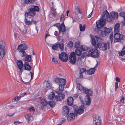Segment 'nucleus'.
I'll list each match as a JSON object with an SVG mask.
<instances>
[{
    "mask_svg": "<svg viewBox=\"0 0 125 125\" xmlns=\"http://www.w3.org/2000/svg\"><path fill=\"white\" fill-rule=\"evenodd\" d=\"M111 31V30L106 27H103L102 30H101L99 31L101 33L100 35L103 37H105L108 35Z\"/></svg>",
    "mask_w": 125,
    "mask_h": 125,
    "instance_id": "10",
    "label": "nucleus"
},
{
    "mask_svg": "<svg viewBox=\"0 0 125 125\" xmlns=\"http://www.w3.org/2000/svg\"><path fill=\"white\" fill-rule=\"evenodd\" d=\"M86 69L84 68H82L81 69L79 72V73H83L84 72L86 71Z\"/></svg>",
    "mask_w": 125,
    "mask_h": 125,
    "instance_id": "46",
    "label": "nucleus"
},
{
    "mask_svg": "<svg viewBox=\"0 0 125 125\" xmlns=\"http://www.w3.org/2000/svg\"><path fill=\"white\" fill-rule=\"evenodd\" d=\"M84 92L87 94L85 97V102L86 104L87 105H89L91 102V99L90 96L93 95V91L91 89L86 88L84 89Z\"/></svg>",
    "mask_w": 125,
    "mask_h": 125,
    "instance_id": "4",
    "label": "nucleus"
},
{
    "mask_svg": "<svg viewBox=\"0 0 125 125\" xmlns=\"http://www.w3.org/2000/svg\"><path fill=\"white\" fill-rule=\"evenodd\" d=\"M114 37L115 39L114 42H120L121 39H123V36L122 34H121L119 32H114Z\"/></svg>",
    "mask_w": 125,
    "mask_h": 125,
    "instance_id": "11",
    "label": "nucleus"
},
{
    "mask_svg": "<svg viewBox=\"0 0 125 125\" xmlns=\"http://www.w3.org/2000/svg\"><path fill=\"white\" fill-rule=\"evenodd\" d=\"M63 86L62 85H59L58 88L55 90V92L58 94L55 96V99L57 101H61L65 97V95L64 94H62L64 89Z\"/></svg>",
    "mask_w": 125,
    "mask_h": 125,
    "instance_id": "3",
    "label": "nucleus"
},
{
    "mask_svg": "<svg viewBox=\"0 0 125 125\" xmlns=\"http://www.w3.org/2000/svg\"><path fill=\"white\" fill-rule=\"evenodd\" d=\"M31 57V55H26V56L23 59V60L24 61H26L28 62H32L31 61L32 58Z\"/></svg>",
    "mask_w": 125,
    "mask_h": 125,
    "instance_id": "19",
    "label": "nucleus"
},
{
    "mask_svg": "<svg viewBox=\"0 0 125 125\" xmlns=\"http://www.w3.org/2000/svg\"><path fill=\"white\" fill-rule=\"evenodd\" d=\"M68 44L69 47H72L73 46V43L72 41H70L68 42Z\"/></svg>",
    "mask_w": 125,
    "mask_h": 125,
    "instance_id": "43",
    "label": "nucleus"
},
{
    "mask_svg": "<svg viewBox=\"0 0 125 125\" xmlns=\"http://www.w3.org/2000/svg\"><path fill=\"white\" fill-rule=\"evenodd\" d=\"M73 99L72 97H70L68 98L67 103L69 106H72L73 104Z\"/></svg>",
    "mask_w": 125,
    "mask_h": 125,
    "instance_id": "20",
    "label": "nucleus"
},
{
    "mask_svg": "<svg viewBox=\"0 0 125 125\" xmlns=\"http://www.w3.org/2000/svg\"><path fill=\"white\" fill-rule=\"evenodd\" d=\"M75 10L77 12L80 14H81L82 12L80 11V9L78 7H77L75 9Z\"/></svg>",
    "mask_w": 125,
    "mask_h": 125,
    "instance_id": "50",
    "label": "nucleus"
},
{
    "mask_svg": "<svg viewBox=\"0 0 125 125\" xmlns=\"http://www.w3.org/2000/svg\"><path fill=\"white\" fill-rule=\"evenodd\" d=\"M59 46L61 51H63L64 49V46L63 43H58V47Z\"/></svg>",
    "mask_w": 125,
    "mask_h": 125,
    "instance_id": "37",
    "label": "nucleus"
},
{
    "mask_svg": "<svg viewBox=\"0 0 125 125\" xmlns=\"http://www.w3.org/2000/svg\"><path fill=\"white\" fill-rule=\"evenodd\" d=\"M34 71L32 69V72H30V73L31 75V79L32 80L33 78V75H34Z\"/></svg>",
    "mask_w": 125,
    "mask_h": 125,
    "instance_id": "51",
    "label": "nucleus"
},
{
    "mask_svg": "<svg viewBox=\"0 0 125 125\" xmlns=\"http://www.w3.org/2000/svg\"><path fill=\"white\" fill-rule=\"evenodd\" d=\"M80 48L81 49V50L83 51H86L87 49V47L85 45H82Z\"/></svg>",
    "mask_w": 125,
    "mask_h": 125,
    "instance_id": "36",
    "label": "nucleus"
},
{
    "mask_svg": "<svg viewBox=\"0 0 125 125\" xmlns=\"http://www.w3.org/2000/svg\"><path fill=\"white\" fill-rule=\"evenodd\" d=\"M119 54L120 56H123L125 54V46H124L121 52L119 53Z\"/></svg>",
    "mask_w": 125,
    "mask_h": 125,
    "instance_id": "31",
    "label": "nucleus"
},
{
    "mask_svg": "<svg viewBox=\"0 0 125 125\" xmlns=\"http://www.w3.org/2000/svg\"><path fill=\"white\" fill-rule=\"evenodd\" d=\"M58 47V43L53 45L52 46V49L53 50H56L57 49Z\"/></svg>",
    "mask_w": 125,
    "mask_h": 125,
    "instance_id": "40",
    "label": "nucleus"
},
{
    "mask_svg": "<svg viewBox=\"0 0 125 125\" xmlns=\"http://www.w3.org/2000/svg\"><path fill=\"white\" fill-rule=\"evenodd\" d=\"M115 80L116 81L118 82H119L120 81V79L118 77H117L116 78Z\"/></svg>",
    "mask_w": 125,
    "mask_h": 125,
    "instance_id": "62",
    "label": "nucleus"
},
{
    "mask_svg": "<svg viewBox=\"0 0 125 125\" xmlns=\"http://www.w3.org/2000/svg\"><path fill=\"white\" fill-rule=\"evenodd\" d=\"M77 59L76 54L74 52H72L70 54L69 57V61L72 64H75L76 62Z\"/></svg>",
    "mask_w": 125,
    "mask_h": 125,
    "instance_id": "8",
    "label": "nucleus"
},
{
    "mask_svg": "<svg viewBox=\"0 0 125 125\" xmlns=\"http://www.w3.org/2000/svg\"><path fill=\"white\" fill-rule=\"evenodd\" d=\"M35 1L36 0H25L24 3L25 5H27L28 4H33Z\"/></svg>",
    "mask_w": 125,
    "mask_h": 125,
    "instance_id": "24",
    "label": "nucleus"
},
{
    "mask_svg": "<svg viewBox=\"0 0 125 125\" xmlns=\"http://www.w3.org/2000/svg\"><path fill=\"white\" fill-rule=\"evenodd\" d=\"M99 116H94L93 117V119L94 120L93 121V123H94V122L96 121V120H97V117H98Z\"/></svg>",
    "mask_w": 125,
    "mask_h": 125,
    "instance_id": "54",
    "label": "nucleus"
},
{
    "mask_svg": "<svg viewBox=\"0 0 125 125\" xmlns=\"http://www.w3.org/2000/svg\"><path fill=\"white\" fill-rule=\"evenodd\" d=\"M64 21H62V23L60 25V26L65 28V26L64 24Z\"/></svg>",
    "mask_w": 125,
    "mask_h": 125,
    "instance_id": "57",
    "label": "nucleus"
},
{
    "mask_svg": "<svg viewBox=\"0 0 125 125\" xmlns=\"http://www.w3.org/2000/svg\"><path fill=\"white\" fill-rule=\"evenodd\" d=\"M16 63L18 69L20 70L21 73L23 72L22 69L24 66L22 61L21 60H18L16 62Z\"/></svg>",
    "mask_w": 125,
    "mask_h": 125,
    "instance_id": "15",
    "label": "nucleus"
},
{
    "mask_svg": "<svg viewBox=\"0 0 125 125\" xmlns=\"http://www.w3.org/2000/svg\"><path fill=\"white\" fill-rule=\"evenodd\" d=\"M54 26L56 27L58 29L59 27H60V24L59 23H57L56 24H54Z\"/></svg>",
    "mask_w": 125,
    "mask_h": 125,
    "instance_id": "60",
    "label": "nucleus"
},
{
    "mask_svg": "<svg viewBox=\"0 0 125 125\" xmlns=\"http://www.w3.org/2000/svg\"><path fill=\"white\" fill-rule=\"evenodd\" d=\"M96 47L95 49H90L88 52V56H91L94 58H98L99 55V52Z\"/></svg>",
    "mask_w": 125,
    "mask_h": 125,
    "instance_id": "7",
    "label": "nucleus"
},
{
    "mask_svg": "<svg viewBox=\"0 0 125 125\" xmlns=\"http://www.w3.org/2000/svg\"><path fill=\"white\" fill-rule=\"evenodd\" d=\"M21 96H19L15 97L13 99V101H18L21 98Z\"/></svg>",
    "mask_w": 125,
    "mask_h": 125,
    "instance_id": "38",
    "label": "nucleus"
},
{
    "mask_svg": "<svg viewBox=\"0 0 125 125\" xmlns=\"http://www.w3.org/2000/svg\"><path fill=\"white\" fill-rule=\"evenodd\" d=\"M125 98L123 96H122L120 99V102H121L123 104L124 103V101Z\"/></svg>",
    "mask_w": 125,
    "mask_h": 125,
    "instance_id": "48",
    "label": "nucleus"
},
{
    "mask_svg": "<svg viewBox=\"0 0 125 125\" xmlns=\"http://www.w3.org/2000/svg\"><path fill=\"white\" fill-rule=\"evenodd\" d=\"M113 34L111 33L110 34V39L109 40V41H108L107 42V44L108 45V49L110 48L112 43L113 42Z\"/></svg>",
    "mask_w": 125,
    "mask_h": 125,
    "instance_id": "18",
    "label": "nucleus"
},
{
    "mask_svg": "<svg viewBox=\"0 0 125 125\" xmlns=\"http://www.w3.org/2000/svg\"><path fill=\"white\" fill-rule=\"evenodd\" d=\"M55 97V94L53 92H51L50 93L48 96V98L50 100L52 99Z\"/></svg>",
    "mask_w": 125,
    "mask_h": 125,
    "instance_id": "28",
    "label": "nucleus"
},
{
    "mask_svg": "<svg viewBox=\"0 0 125 125\" xmlns=\"http://www.w3.org/2000/svg\"><path fill=\"white\" fill-rule=\"evenodd\" d=\"M96 66H95L94 68H92L88 70L87 71V73L89 75H91L94 73L95 70Z\"/></svg>",
    "mask_w": 125,
    "mask_h": 125,
    "instance_id": "21",
    "label": "nucleus"
},
{
    "mask_svg": "<svg viewBox=\"0 0 125 125\" xmlns=\"http://www.w3.org/2000/svg\"><path fill=\"white\" fill-rule=\"evenodd\" d=\"M63 114L65 116L67 115L69 112V109L66 106H65L63 107Z\"/></svg>",
    "mask_w": 125,
    "mask_h": 125,
    "instance_id": "17",
    "label": "nucleus"
},
{
    "mask_svg": "<svg viewBox=\"0 0 125 125\" xmlns=\"http://www.w3.org/2000/svg\"><path fill=\"white\" fill-rule=\"evenodd\" d=\"M48 104L52 108L54 107L55 105V103L54 101H49L48 102Z\"/></svg>",
    "mask_w": 125,
    "mask_h": 125,
    "instance_id": "30",
    "label": "nucleus"
},
{
    "mask_svg": "<svg viewBox=\"0 0 125 125\" xmlns=\"http://www.w3.org/2000/svg\"><path fill=\"white\" fill-rule=\"evenodd\" d=\"M5 43L3 41H0V59L2 60L4 57L6 52Z\"/></svg>",
    "mask_w": 125,
    "mask_h": 125,
    "instance_id": "6",
    "label": "nucleus"
},
{
    "mask_svg": "<svg viewBox=\"0 0 125 125\" xmlns=\"http://www.w3.org/2000/svg\"><path fill=\"white\" fill-rule=\"evenodd\" d=\"M78 95L77 94H76L74 95V97L75 98H76L78 97Z\"/></svg>",
    "mask_w": 125,
    "mask_h": 125,
    "instance_id": "64",
    "label": "nucleus"
},
{
    "mask_svg": "<svg viewBox=\"0 0 125 125\" xmlns=\"http://www.w3.org/2000/svg\"><path fill=\"white\" fill-rule=\"evenodd\" d=\"M75 115L74 113H70L68 116L67 118L68 120H71L75 118Z\"/></svg>",
    "mask_w": 125,
    "mask_h": 125,
    "instance_id": "23",
    "label": "nucleus"
},
{
    "mask_svg": "<svg viewBox=\"0 0 125 125\" xmlns=\"http://www.w3.org/2000/svg\"><path fill=\"white\" fill-rule=\"evenodd\" d=\"M90 36L91 39V43L92 45L93 46H95L96 44V42L95 39L92 35L90 34Z\"/></svg>",
    "mask_w": 125,
    "mask_h": 125,
    "instance_id": "25",
    "label": "nucleus"
},
{
    "mask_svg": "<svg viewBox=\"0 0 125 125\" xmlns=\"http://www.w3.org/2000/svg\"><path fill=\"white\" fill-rule=\"evenodd\" d=\"M60 84L63 85V86H65V85L66 80L65 79H60Z\"/></svg>",
    "mask_w": 125,
    "mask_h": 125,
    "instance_id": "33",
    "label": "nucleus"
},
{
    "mask_svg": "<svg viewBox=\"0 0 125 125\" xmlns=\"http://www.w3.org/2000/svg\"><path fill=\"white\" fill-rule=\"evenodd\" d=\"M76 85L78 88L79 90L81 91H84L86 87L82 86L79 83H77Z\"/></svg>",
    "mask_w": 125,
    "mask_h": 125,
    "instance_id": "26",
    "label": "nucleus"
},
{
    "mask_svg": "<svg viewBox=\"0 0 125 125\" xmlns=\"http://www.w3.org/2000/svg\"><path fill=\"white\" fill-rule=\"evenodd\" d=\"M60 20L61 21H64L65 20L64 16L63 14H62L61 16Z\"/></svg>",
    "mask_w": 125,
    "mask_h": 125,
    "instance_id": "45",
    "label": "nucleus"
},
{
    "mask_svg": "<svg viewBox=\"0 0 125 125\" xmlns=\"http://www.w3.org/2000/svg\"><path fill=\"white\" fill-rule=\"evenodd\" d=\"M55 82L57 83H60V79L58 78H56L55 79Z\"/></svg>",
    "mask_w": 125,
    "mask_h": 125,
    "instance_id": "52",
    "label": "nucleus"
},
{
    "mask_svg": "<svg viewBox=\"0 0 125 125\" xmlns=\"http://www.w3.org/2000/svg\"><path fill=\"white\" fill-rule=\"evenodd\" d=\"M110 15L109 13L107 10L104 11L102 15V17L99 20L97 21L96 23V26L98 29L101 28L105 24L106 21L109 22L111 21L112 20V18L117 19L118 17V13L116 12L112 11L110 13Z\"/></svg>",
    "mask_w": 125,
    "mask_h": 125,
    "instance_id": "1",
    "label": "nucleus"
},
{
    "mask_svg": "<svg viewBox=\"0 0 125 125\" xmlns=\"http://www.w3.org/2000/svg\"><path fill=\"white\" fill-rule=\"evenodd\" d=\"M41 104L43 107L45 106L48 104V102L45 99L42 100L41 102Z\"/></svg>",
    "mask_w": 125,
    "mask_h": 125,
    "instance_id": "32",
    "label": "nucleus"
},
{
    "mask_svg": "<svg viewBox=\"0 0 125 125\" xmlns=\"http://www.w3.org/2000/svg\"><path fill=\"white\" fill-rule=\"evenodd\" d=\"M27 32V29L26 28H25L23 30V32L24 34H26Z\"/></svg>",
    "mask_w": 125,
    "mask_h": 125,
    "instance_id": "63",
    "label": "nucleus"
},
{
    "mask_svg": "<svg viewBox=\"0 0 125 125\" xmlns=\"http://www.w3.org/2000/svg\"><path fill=\"white\" fill-rule=\"evenodd\" d=\"M39 8L38 6L32 5L31 7H30L28 10V12H26L25 13V24L28 26H30L33 24H35L37 23V21L32 19L31 20L27 18L28 15L33 17L36 14V12H38L39 11Z\"/></svg>",
    "mask_w": 125,
    "mask_h": 125,
    "instance_id": "2",
    "label": "nucleus"
},
{
    "mask_svg": "<svg viewBox=\"0 0 125 125\" xmlns=\"http://www.w3.org/2000/svg\"><path fill=\"white\" fill-rule=\"evenodd\" d=\"M52 61L53 62H54L56 63L57 64L58 63V61L57 59H55L54 58H53L52 59Z\"/></svg>",
    "mask_w": 125,
    "mask_h": 125,
    "instance_id": "56",
    "label": "nucleus"
},
{
    "mask_svg": "<svg viewBox=\"0 0 125 125\" xmlns=\"http://www.w3.org/2000/svg\"><path fill=\"white\" fill-rule=\"evenodd\" d=\"M28 109L30 112L34 111V108L32 106H30V107Z\"/></svg>",
    "mask_w": 125,
    "mask_h": 125,
    "instance_id": "47",
    "label": "nucleus"
},
{
    "mask_svg": "<svg viewBox=\"0 0 125 125\" xmlns=\"http://www.w3.org/2000/svg\"><path fill=\"white\" fill-rule=\"evenodd\" d=\"M25 117L28 123L31 122L33 119V117L30 114H26L25 115Z\"/></svg>",
    "mask_w": 125,
    "mask_h": 125,
    "instance_id": "16",
    "label": "nucleus"
},
{
    "mask_svg": "<svg viewBox=\"0 0 125 125\" xmlns=\"http://www.w3.org/2000/svg\"><path fill=\"white\" fill-rule=\"evenodd\" d=\"M30 65L28 62H25L24 64L23 67L24 69L28 71H30L32 68L31 66L33 65L32 62L30 63Z\"/></svg>",
    "mask_w": 125,
    "mask_h": 125,
    "instance_id": "14",
    "label": "nucleus"
},
{
    "mask_svg": "<svg viewBox=\"0 0 125 125\" xmlns=\"http://www.w3.org/2000/svg\"><path fill=\"white\" fill-rule=\"evenodd\" d=\"M74 112L76 114L80 115L84 112V109L85 108L84 105H82L80 107L78 108L76 106H74Z\"/></svg>",
    "mask_w": 125,
    "mask_h": 125,
    "instance_id": "9",
    "label": "nucleus"
},
{
    "mask_svg": "<svg viewBox=\"0 0 125 125\" xmlns=\"http://www.w3.org/2000/svg\"><path fill=\"white\" fill-rule=\"evenodd\" d=\"M59 57L60 60L65 62H66L68 60V56L64 52H62L61 54H59Z\"/></svg>",
    "mask_w": 125,
    "mask_h": 125,
    "instance_id": "13",
    "label": "nucleus"
},
{
    "mask_svg": "<svg viewBox=\"0 0 125 125\" xmlns=\"http://www.w3.org/2000/svg\"><path fill=\"white\" fill-rule=\"evenodd\" d=\"M27 45L25 44H21L18 46L17 50L19 51V53L21 54L22 57H25L26 55L27 54H26L24 50L27 49Z\"/></svg>",
    "mask_w": 125,
    "mask_h": 125,
    "instance_id": "5",
    "label": "nucleus"
},
{
    "mask_svg": "<svg viewBox=\"0 0 125 125\" xmlns=\"http://www.w3.org/2000/svg\"><path fill=\"white\" fill-rule=\"evenodd\" d=\"M88 52H83L82 54V57H86L87 56H88Z\"/></svg>",
    "mask_w": 125,
    "mask_h": 125,
    "instance_id": "44",
    "label": "nucleus"
},
{
    "mask_svg": "<svg viewBox=\"0 0 125 125\" xmlns=\"http://www.w3.org/2000/svg\"><path fill=\"white\" fill-rule=\"evenodd\" d=\"M81 49L80 48H77L75 50V53L78 56H80L81 54Z\"/></svg>",
    "mask_w": 125,
    "mask_h": 125,
    "instance_id": "29",
    "label": "nucleus"
},
{
    "mask_svg": "<svg viewBox=\"0 0 125 125\" xmlns=\"http://www.w3.org/2000/svg\"><path fill=\"white\" fill-rule=\"evenodd\" d=\"M98 119H97V121H98V122H96V121L94 122L96 125H99L101 123V118L100 116H98Z\"/></svg>",
    "mask_w": 125,
    "mask_h": 125,
    "instance_id": "35",
    "label": "nucleus"
},
{
    "mask_svg": "<svg viewBox=\"0 0 125 125\" xmlns=\"http://www.w3.org/2000/svg\"><path fill=\"white\" fill-rule=\"evenodd\" d=\"M95 37L98 42V41L100 42L99 40L100 39V37L99 36H98V35L96 36H95Z\"/></svg>",
    "mask_w": 125,
    "mask_h": 125,
    "instance_id": "55",
    "label": "nucleus"
},
{
    "mask_svg": "<svg viewBox=\"0 0 125 125\" xmlns=\"http://www.w3.org/2000/svg\"><path fill=\"white\" fill-rule=\"evenodd\" d=\"M47 83H46V87L47 88L49 89H51V87L50 83L47 82Z\"/></svg>",
    "mask_w": 125,
    "mask_h": 125,
    "instance_id": "53",
    "label": "nucleus"
},
{
    "mask_svg": "<svg viewBox=\"0 0 125 125\" xmlns=\"http://www.w3.org/2000/svg\"><path fill=\"white\" fill-rule=\"evenodd\" d=\"M80 45V42L79 41H77L76 42L74 47L75 48H80L79 47Z\"/></svg>",
    "mask_w": 125,
    "mask_h": 125,
    "instance_id": "39",
    "label": "nucleus"
},
{
    "mask_svg": "<svg viewBox=\"0 0 125 125\" xmlns=\"http://www.w3.org/2000/svg\"><path fill=\"white\" fill-rule=\"evenodd\" d=\"M118 83L117 82H116L115 83V90L116 91L118 87Z\"/></svg>",
    "mask_w": 125,
    "mask_h": 125,
    "instance_id": "42",
    "label": "nucleus"
},
{
    "mask_svg": "<svg viewBox=\"0 0 125 125\" xmlns=\"http://www.w3.org/2000/svg\"><path fill=\"white\" fill-rule=\"evenodd\" d=\"M96 47L97 48H98L100 50L103 51L106 50L107 47V44L102 42L98 43Z\"/></svg>",
    "mask_w": 125,
    "mask_h": 125,
    "instance_id": "12",
    "label": "nucleus"
},
{
    "mask_svg": "<svg viewBox=\"0 0 125 125\" xmlns=\"http://www.w3.org/2000/svg\"><path fill=\"white\" fill-rule=\"evenodd\" d=\"M119 15L120 16L123 17L125 21V13L123 12H122L119 13Z\"/></svg>",
    "mask_w": 125,
    "mask_h": 125,
    "instance_id": "41",
    "label": "nucleus"
},
{
    "mask_svg": "<svg viewBox=\"0 0 125 125\" xmlns=\"http://www.w3.org/2000/svg\"><path fill=\"white\" fill-rule=\"evenodd\" d=\"M15 113H14L13 114L10 113V114H8L7 115V116H12L14 115Z\"/></svg>",
    "mask_w": 125,
    "mask_h": 125,
    "instance_id": "59",
    "label": "nucleus"
},
{
    "mask_svg": "<svg viewBox=\"0 0 125 125\" xmlns=\"http://www.w3.org/2000/svg\"><path fill=\"white\" fill-rule=\"evenodd\" d=\"M120 30V24L119 23H117L115 26L114 32H119Z\"/></svg>",
    "mask_w": 125,
    "mask_h": 125,
    "instance_id": "22",
    "label": "nucleus"
},
{
    "mask_svg": "<svg viewBox=\"0 0 125 125\" xmlns=\"http://www.w3.org/2000/svg\"><path fill=\"white\" fill-rule=\"evenodd\" d=\"M79 77L80 78H83V76L82 74V73H79Z\"/></svg>",
    "mask_w": 125,
    "mask_h": 125,
    "instance_id": "58",
    "label": "nucleus"
},
{
    "mask_svg": "<svg viewBox=\"0 0 125 125\" xmlns=\"http://www.w3.org/2000/svg\"><path fill=\"white\" fill-rule=\"evenodd\" d=\"M79 28L80 31H84L85 29V25H84L83 27L82 25L80 24L79 25Z\"/></svg>",
    "mask_w": 125,
    "mask_h": 125,
    "instance_id": "34",
    "label": "nucleus"
},
{
    "mask_svg": "<svg viewBox=\"0 0 125 125\" xmlns=\"http://www.w3.org/2000/svg\"><path fill=\"white\" fill-rule=\"evenodd\" d=\"M52 12L53 14L52 16L54 17V18H55L56 16L57 13L55 11L53 10L52 11Z\"/></svg>",
    "mask_w": 125,
    "mask_h": 125,
    "instance_id": "49",
    "label": "nucleus"
},
{
    "mask_svg": "<svg viewBox=\"0 0 125 125\" xmlns=\"http://www.w3.org/2000/svg\"><path fill=\"white\" fill-rule=\"evenodd\" d=\"M21 123V122L19 121H14V123L15 125L20 124Z\"/></svg>",
    "mask_w": 125,
    "mask_h": 125,
    "instance_id": "61",
    "label": "nucleus"
},
{
    "mask_svg": "<svg viewBox=\"0 0 125 125\" xmlns=\"http://www.w3.org/2000/svg\"><path fill=\"white\" fill-rule=\"evenodd\" d=\"M59 32V34H60L62 32V34H64V33L66 31L65 28L62 27L61 26L59 27L58 29Z\"/></svg>",
    "mask_w": 125,
    "mask_h": 125,
    "instance_id": "27",
    "label": "nucleus"
}]
</instances>
